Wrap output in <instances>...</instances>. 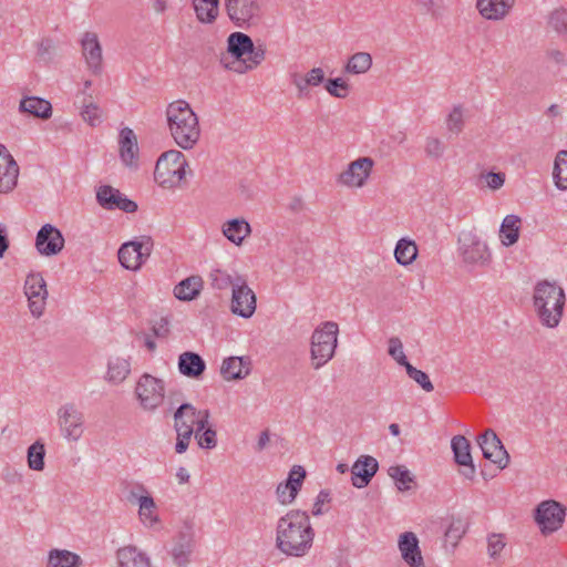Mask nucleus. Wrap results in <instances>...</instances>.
<instances>
[{"label": "nucleus", "mask_w": 567, "mask_h": 567, "mask_svg": "<svg viewBox=\"0 0 567 567\" xmlns=\"http://www.w3.org/2000/svg\"><path fill=\"white\" fill-rule=\"evenodd\" d=\"M313 537L310 518L305 512L290 511L277 523L276 547L287 556H305L312 546Z\"/></svg>", "instance_id": "f257e3e1"}, {"label": "nucleus", "mask_w": 567, "mask_h": 567, "mask_svg": "<svg viewBox=\"0 0 567 567\" xmlns=\"http://www.w3.org/2000/svg\"><path fill=\"white\" fill-rule=\"evenodd\" d=\"M195 535L192 525H186L173 539L169 550L173 563L177 567H186L195 549Z\"/></svg>", "instance_id": "dca6fc26"}, {"label": "nucleus", "mask_w": 567, "mask_h": 567, "mask_svg": "<svg viewBox=\"0 0 567 567\" xmlns=\"http://www.w3.org/2000/svg\"><path fill=\"white\" fill-rule=\"evenodd\" d=\"M195 437L202 449L212 450L217 445V433L212 426L200 433H195Z\"/></svg>", "instance_id": "13d9d810"}, {"label": "nucleus", "mask_w": 567, "mask_h": 567, "mask_svg": "<svg viewBox=\"0 0 567 567\" xmlns=\"http://www.w3.org/2000/svg\"><path fill=\"white\" fill-rule=\"evenodd\" d=\"M506 546L505 535L492 533L487 536V554L489 558L497 559Z\"/></svg>", "instance_id": "603ef678"}, {"label": "nucleus", "mask_w": 567, "mask_h": 567, "mask_svg": "<svg viewBox=\"0 0 567 567\" xmlns=\"http://www.w3.org/2000/svg\"><path fill=\"white\" fill-rule=\"evenodd\" d=\"M19 111L42 120H48L52 116L51 103L38 96H27L22 99L20 101Z\"/></svg>", "instance_id": "2f4dec72"}, {"label": "nucleus", "mask_w": 567, "mask_h": 567, "mask_svg": "<svg viewBox=\"0 0 567 567\" xmlns=\"http://www.w3.org/2000/svg\"><path fill=\"white\" fill-rule=\"evenodd\" d=\"M153 239L150 236H142L140 239L127 241L118 249V260L128 270H137L150 257L153 250Z\"/></svg>", "instance_id": "1a4fd4ad"}, {"label": "nucleus", "mask_w": 567, "mask_h": 567, "mask_svg": "<svg viewBox=\"0 0 567 567\" xmlns=\"http://www.w3.org/2000/svg\"><path fill=\"white\" fill-rule=\"evenodd\" d=\"M197 410L190 403H183L174 413V429L176 433L194 434Z\"/></svg>", "instance_id": "c85d7f7f"}, {"label": "nucleus", "mask_w": 567, "mask_h": 567, "mask_svg": "<svg viewBox=\"0 0 567 567\" xmlns=\"http://www.w3.org/2000/svg\"><path fill=\"white\" fill-rule=\"evenodd\" d=\"M131 372L128 359L116 357L107 364L106 379L115 384L122 383Z\"/></svg>", "instance_id": "58836bf2"}, {"label": "nucleus", "mask_w": 567, "mask_h": 567, "mask_svg": "<svg viewBox=\"0 0 567 567\" xmlns=\"http://www.w3.org/2000/svg\"><path fill=\"white\" fill-rule=\"evenodd\" d=\"M324 89L331 96L338 99H344L350 91L349 84L342 78L327 80Z\"/></svg>", "instance_id": "3c124183"}, {"label": "nucleus", "mask_w": 567, "mask_h": 567, "mask_svg": "<svg viewBox=\"0 0 567 567\" xmlns=\"http://www.w3.org/2000/svg\"><path fill=\"white\" fill-rule=\"evenodd\" d=\"M176 434H177V437H176L175 451L178 454H182L187 450L193 434H184V433H176Z\"/></svg>", "instance_id": "338daca9"}, {"label": "nucleus", "mask_w": 567, "mask_h": 567, "mask_svg": "<svg viewBox=\"0 0 567 567\" xmlns=\"http://www.w3.org/2000/svg\"><path fill=\"white\" fill-rule=\"evenodd\" d=\"M477 443L482 450L483 456L504 470L509 464V454L505 450L502 441L495 431L487 429L477 437Z\"/></svg>", "instance_id": "4468645a"}, {"label": "nucleus", "mask_w": 567, "mask_h": 567, "mask_svg": "<svg viewBox=\"0 0 567 567\" xmlns=\"http://www.w3.org/2000/svg\"><path fill=\"white\" fill-rule=\"evenodd\" d=\"M96 200L101 207L107 210L120 209L125 213H135L137 210V204L135 202L110 185L99 187Z\"/></svg>", "instance_id": "a211bd4d"}, {"label": "nucleus", "mask_w": 567, "mask_h": 567, "mask_svg": "<svg viewBox=\"0 0 567 567\" xmlns=\"http://www.w3.org/2000/svg\"><path fill=\"white\" fill-rule=\"evenodd\" d=\"M237 276L238 275L231 276L225 270L215 269L209 274L210 285L217 290H225L229 287H231L233 290L235 289Z\"/></svg>", "instance_id": "09e8293b"}, {"label": "nucleus", "mask_w": 567, "mask_h": 567, "mask_svg": "<svg viewBox=\"0 0 567 567\" xmlns=\"http://www.w3.org/2000/svg\"><path fill=\"white\" fill-rule=\"evenodd\" d=\"M19 165L6 146L0 145V194L11 193L18 184Z\"/></svg>", "instance_id": "6ab92c4d"}, {"label": "nucleus", "mask_w": 567, "mask_h": 567, "mask_svg": "<svg viewBox=\"0 0 567 567\" xmlns=\"http://www.w3.org/2000/svg\"><path fill=\"white\" fill-rule=\"evenodd\" d=\"M460 256L466 266L487 267L492 261V252L487 244L474 231H464L458 237Z\"/></svg>", "instance_id": "0eeeda50"}, {"label": "nucleus", "mask_w": 567, "mask_h": 567, "mask_svg": "<svg viewBox=\"0 0 567 567\" xmlns=\"http://www.w3.org/2000/svg\"><path fill=\"white\" fill-rule=\"evenodd\" d=\"M82 559L79 555L66 549H52L49 553L47 567H80Z\"/></svg>", "instance_id": "4c0bfd02"}, {"label": "nucleus", "mask_w": 567, "mask_h": 567, "mask_svg": "<svg viewBox=\"0 0 567 567\" xmlns=\"http://www.w3.org/2000/svg\"><path fill=\"white\" fill-rule=\"evenodd\" d=\"M55 54V43L51 38H43L38 45V56L49 62Z\"/></svg>", "instance_id": "bf43d9fd"}, {"label": "nucleus", "mask_w": 567, "mask_h": 567, "mask_svg": "<svg viewBox=\"0 0 567 567\" xmlns=\"http://www.w3.org/2000/svg\"><path fill=\"white\" fill-rule=\"evenodd\" d=\"M399 549L403 560L411 567H425L419 547V539L412 532H405L400 536Z\"/></svg>", "instance_id": "393cba45"}, {"label": "nucleus", "mask_w": 567, "mask_h": 567, "mask_svg": "<svg viewBox=\"0 0 567 567\" xmlns=\"http://www.w3.org/2000/svg\"><path fill=\"white\" fill-rule=\"evenodd\" d=\"M373 166L374 161L371 157H359L338 176V183L351 188H361L370 177Z\"/></svg>", "instance_id": "2eb2a0df"}, {"label": "nucleus", "mask_w": 567, "mask_h": 567, "mask_svg": "<svg viewBox=\"0 0 567 567\" xmlns=\"http://www.w3.org/2000/svg\"><path fill=\"white\" fill-rule=\"evenodd\" d=\"M445 150V144L439 137L429 136L425 138L424 153L427 157L439 159L444 155Z\"/></svg>", "instance_id": "864d4df0"}, {"label": "nucleus", "mask_w": 567, "mask_h": 567, "mask_svg": "<svg viewBox=\"0 0 567 567\" xmlns=\"http://www.w3.org/2000/svg\"><path fill=\"white\" fill-rule=\"evenodd\" d=\"M515 0H477L480 13L488 20H498L504 18Z\"/></svg>", "instance_id": "7c9ffc66"}, {"label": "nucleus", "mask_w": 567, "mask_h": 567, "mask_svg": "<svg viewBox=\"0 0 567 567\" xmlns=\"http://www.w3.org/2000/svg\"><path fill=\"white\" fill-rule=\"evenodd\" d=\"M371 54L368 52H357L349 58L344 66V72L354 75L364 74L371 69Z\"/></svg>", "instance_id": "79ce46f5"}, {"label": "nucleus", "mask_w": 567, "mask_h": 567, "mask_svg": "<svg viewBox=\"0 0 567 567\" xmlns=\"http://www.w3.org/2000/svg\"><path fill=\"white\" fill-rule=\"evenodd\" d=\"M306 478V471L301 465H293L288 478L277 486L276 494L279 503L287 505L293 502Z\"/></svg>", "instance_id": "aec40b11"}, {"label": "nucleus", "mask_w": 567, "mask_h": 567, "mask_svg": "<svg viewBox=\"0 0 567 567\" xmlns=\"http://www.w3.org/2000/svg\"><path fill=\"white\" fill-rule=\"evenodd\" d=\"M378 461L370 455L360 456L351 468L352 484L358 488L365 487L378 472Z\"/></svg>", "instance_id": "5701e85b"}, {"label": "nucleus", "mask_w": 567, "mask_h": 567, "mask_svg": "<svg viewBox=\"0 0 567 567\" xmlns=\"http://www.w3.org/2000/svg\"><path fill=\"white\" fill-rule=\"evenodd\" d=\"M417 256V246L413 240L402 238L396 243L394 257L402 266L411 265Z\"/></svg>", "instance_id": "a19ab883"}, {"label": "nucleus", "mask_w": 567, "mask_h": 567, "mask_svg": "<svg viewBox=\"0 0 567 567\" xmlns=\"http://www.w3.org/2000/svg\"><path fill=\"white\" fill-rule=\"evenodd\" d=\"M44 444L40 441H35L28 447V466L33 471H42L44 468Z\"/></svg>", "instance_id": "a18cd8bd"}, {"label": "nucleus", "mask_w": 567, "mask_h": 567, "mask_svg": "<svg viewBox=\"0 0 567 567\" xmlns=\"http://www.w3.org/2000/svg\"><path fill=\"white\" fill-rule=\"evenodd\" d=\"M565 517V507L555 501L542 502L535 511V520L543 534L558 530Z\"/></svg>", "instance_id": "ddd939ff"}, {"label": "nucleus", "mask_w": 567, "mask_h": 567, "mask_svg": "<svg viewBox=\"0 0 567 567\" xmlns=\"http://www.w3.org/2000/svg\"><path fill=\"white\" fill-rule=\"evenodd\" d=\"M328 502H330L329 492L324 489L320 491L313 505L312 514L315 516L321 515L323 513L322 505Z\"/></svg>", "instance_id": "69168bd1"}, {"label": "nucleus", "mask_w": 567, "mask_h": 567, "mask_svg": "<svg viewBox=\"0 0 567 567\" xmlns=\"http://www.w3.org/2000/svg\"><path fill=\"white\" fill-rule=\"evenodd\" d=\"M291 83L296 86L298 91V96L301 97L307 93L309 84L306 82V76H302L299 73H292L290 75Z\"/></svg>", "instance_id": "0e129e2a"}, {"label": "nucleus", "mask_w": 567, "mask_h": 567, "mask_svg": "<svg viewBox=\"0 0 567 567\" xmlns=\"http://www.w3.org/2000/svg\"><path fill=\"white\" fill-rule=\"evenodd\" d=\"M405 370L408 375L414 380L425 392L433 391V383L424 371L416 369L411 363H406Z\"/></svg>", "instance_id": "5fc2aeb1"}, {"label": "nucleus", "mask_w": 567, "mask_h": 567, "mask_svg": "<svg viewBox=\"0 0 567 567\" xmlns=\"http://www.w3.org/2000/svg\"><path fill=\"white\" fill-rule=\"evenodd\" d=\"M250 364L247 357H229L223 361L220 374L226 381L241 380L250 373Z\"/></svg>", "instance_id": "a878e982"}, {"label": "nucleus", "mask_w": 567, "mask_h": 567, "mask_svg": "<svg viewBox=\"0 0 567 567\" xmlns=\"http://www.w3.org/2000/svg\"><path fill=\"white\" fill-rule=\"evenodd\" d=\"M446 128L451 134L458 135L464 128V109L461 104L454 105L446 117Z\"/></svg>", "instance_id": "8fccbe9b"}, {"label": "nucleus", "mask_w": 567, "mask_h": 567, "mask_svg": "<svg viewBox=\"0 0 567 567\" xmlns=\"http://www.w3.org/2000/svg\"><path fill=\"white\" fill-rule=\"evenodd\" d=\"M135 394L143 410L154 411L164 401V381L148 373H144L136 383Z\"/></svg>", "instance_id": "6e6552de"}, {"label": "nucleus", "mask_w": 567, "mask_h": 567, "mask_svg": "<svg viewBox=\"0 0 567 567\" xmlns=\"http://www.w3.org/2000/svg\"><path fill=\"white\" fill-rule=\"evenodd\" d=\"M505 174L504 173H494L488 172L485 174H481V178L486 182L487 187H489L493 190H497L503 187L505 183Z\"/></svg>", "instance_id": "052dcab7"}, {"label": "nucleus", "mask_w": 567, "mask_h": 567, "mask_svg": "<svg viewBox=\"0 0 567 567\" xmlns=\"http://www.w3.org/2000/svg\"><path fill=\"white\" fill-rule=\"evenodd\" d=\"M257 308V298L248 286L244 276H237L235 289L231 291L230 310L234 315L244 319L254 316Z\"/></svg>", "instance_id": "9d476101"}, {"label": "nucleus", "mask_w": 567, "mask_h": 567, "mask_svg": "<svg viewBox=\"0 0 567 567\" xmlns=\"http://www.w3.org/2000/svg\"><path fill=\"white\" fill-rule=\"evenodd\" d=\"M468 524L462 517H452V520L445 532L446 540L454 547L467 532Z\"/></svg>", "instance_id": "de8ad7c7"}, {"label": "nucleus", "mask_w": 567, "mask_h": 567, "mask_svg": "<svg viewBox=\"0 0 567 567\" xmlns=\"http://www.w3.org/2000/svg\"><path fill=\"white\" fill-rule=\"evenodd\" d=\"M82 52L87 64V68L94 73L99 74L102 70V47L100 44L97 34L94 32H85L82 41Z\"/></svg>", "instance_id": "4be33fe9"}, {"label": "nucleus", "mask_w": 567, "mask_h": 567, "mask_svg": "<svg viewBox=\"0 0 567 567\" xmlns=\"http://www.w3.org/2000/svg\"><path fill=\"white\" fill-rule=\"evenodd\" d=\"M547 27L560 37L567 35V10L556 9L547 18Z\"/></svg>", "instance_id": "49530a36"}, {"label": "nucleus", "mask_w": 567, "mask_h": 567, "mask_svg": "<svg viewBox=\"0 0 567 567\" xmlns=\"http://www.w3.org/2000/svg\"><path fill=\"white\" fill-rule=\"evenodd\" d=\"M339 327L333 321H326L317 328L311 337V365L319 370L334 355L338 344Z\"/></svg>", "instance_id": "39448f33"}, {"label": "nucleus", "mask_w": 567, "mask_h": 567, "mask_svg": "<svg viewBox=\"0 0 567 567\" xmlns=\"http://www.w3.org/2000/svg\"><path fill=\"white\" fill-rule=\"evenodd\" d=\"M166 120L171 135L179 147L190 150L197 144L200 137L198 117L186 101L169 103Z\"/></svg>", "instance_id": "f03ea898"}, {"label": "nucleus", "mask_w": 567, "mask_h": 567, "mask_svg": "<svg viewBox=\"0 0 567 567\" xmlns=\"http://www.w3.org/2000/svg\"><path fill=\"white\" fill-rule=\"evenodd\" d=\"M120 157L123 164L130 168L137 167L138 145L137 137L132 128L124 127L120 131L118 136Z\"/></svg>", "instance_id": "b1692460"}, {"label": "nucleus", "mask_w": 567, "mask_h": 567, "mask_svg": "<svg viewBox=\"0 0 567 567\" xmlns=\"http://www.w3.org/2000/svg\"><path fill=\"white\" fill-rule=\"evenodd\" d=\"M202 289V277L190 276L175 286L174 296L182 301H192L200 295Z\"/></svg>", "instance_id": "72a5a7b5"}, {"label": "nucleus", "mask_w": 567, "mask_h": 567, "mask_svg": "<svg viewBox=\"0 0 567 567\" xmlns=\"http://www.w3.org/2000/svg\"><path fill=\"white\" fill-rule=\"evenodd\" d=\"M545 56L548 61L553 62L556 65L563 66L567 65V54L556 48H549L545 52Z\"/></svg>", "instance_id": "680f3d73"}, {"label": "nucleus", "mask_w": 567, "mask_h": 567, "mask_svg": "<svg viewBox=\"0 0 567 567\" xmlns=\"http://www.w3.org/2000/svg\"><path fill=\"white\" fill-rule=\"evenodd\" d=\"M451 449L454 454V461L464 470L461 472L462 475L467 480H473L476 474L475 465L471 454V443L463 435H455L451 441Z\"/></svg>", "instance_id": "412c9836"}, {"label": "nucleus", "mask_w": 567, "mask_h": 567, "mask_svg": "<svg viewBox=\"0 0 567 567\" xmlns=\"http://www.w3.org/2000/svg\"><path fill=\"white\" fill-rule=\"evenodd\" d=\"M247 55H248L247 59H244V61L235 62L234 64L236 66H228V68L230 70H234L237 73H245L249 70H252V69L257 68L265 60L266 49L261 44L256 47L252 43V50H250L247 53Z\"/></svg>", "instance_id": "ea45409f"}, {"label": "nucleus", "mask_w": 567, "mask_h": 567, "mask_svg": "<svg viewBox=\"0 0 567 567\" xmlns=\"http://www.w3.org/2000/svg\"><path fill=\"white\" fill-rule=\"evenodd\" d=\"M193 8L199 22L210 24L219 13V0H193Z\"/></svg>", "instance_id": "e433bc0d"}, {"label": "nucleus", "mask_w": 567, "mask_h": 567, "mask_svg": "<svg viewBox=\"0 0 567 567\" xmlns=\"http://www.w3.org/2000/svg\"><path fill=\"white\" fill-rule=\"evenodd\" d=\"M206 370L204 359L196 352L185 351L178 357V371L189 379H199Z\"/></svg>", "instance_id": "bb28decb"}, {"label": "nucleus", "mask_w": 567, "mask_h": 567, "mask_svg": "<svg viewBox=\"0 0 567 567\" xmlns=\"http://www.w3.org/2000/svg\"><path fill=\"white\" fill-rule=\"evenodd\" d=\"M553 177L558 189H567V151H559L555 158Z\"/></svg>", "instance_id": "c03bdc74"}, {"label": "nucleus", "mask_w": 567, "mask_h": 567, "mask_svg": "<svg viewBox=\"0 0 567 567\" xmlns=\"http://www.w3.org/2000/svg\"><path fill=\"white\" fill-rule=\"evenodd\" d=\"M64 241L60 229L51 224H45L37 234L35 248L42 256H55L63 249Z\"/></svg>", "instance_id": "f3484780"}, {"label": "nucleus", "mask_w": 567, "mask_h": 567, "mask_svg": "<svg viewBox=\"0 0 567 567\" xmlns=\"http://www.w3.org/2000/svg\"><path fill=\"white\" fill-rule=\"evenodd\" d=\"M413 1L417 6L421 13L432 14L433 17L436 16V12L434 9V0H413Z\"/></svg>", "instance_id": "774afa93"}, {"label": "nucleus", "mask_w": 567, "mask_h": 567, "mask_svg": "<svg viewBox=\"0 0 567 567\" xmlns=\"http://www.w3.org/2000/svg\"><path fill=\"white\" fill-rule=\"evenodd\" d=\"M135 498L138 502V515L143 524L147 527H153L158 523V515L155 513L156 504L151 495L137 496L131 492V501Z\"/></svg>", "instance_id": "f704fd0d"}, {"label": "nucleus", "mask_w": 567, "mask_h": 567, "mask_svg": "<svg viewBox=\"0 0 567 567\" xmlns=\"http://www.w3.org/2000/svg\"><path fill=\"white\" fill-rule=\"evenodd\" d=\"M228 19L241 29L256 27L264 16L262 0H224Z\"/></svg>", "instance_id": "423d86ee"}, {"label": "nucleus", "mask_w": 567, "mask_h": 567, "mask_svg": "<svg viewBox=\"0 0 567 567\" xmlns=\"http://www.w3.org/2000/svg\"><path fill=\"white\" fill-rule=\"evenodd\" d=\"M533 298L539 322L547 328L557 327L565 306L564 289L545 280L535 286Z\"/></svg>", "instance_id": "7ed1b4c3"}, {"label": "nucleus", "mask_w": 567, "mask_h": 567, "mask_svg": "<svg viewBox=\"0 0 567 567\" xmlns=\"http://www.w3.org/2000/svg\"><path fill=\"white\" fill-rule=\"evenodd\" d=\"M250 50H252V40L248 34L237 31L228 35L227 52L237 60L236 62L244 61Z\"/></svg>", "instance_id": "473e14b6"}, {"label": "nucleus", "mask_w": 567, "mask_h": 567, "mask_svg": "<svg viewBox=\"0 0 567 567\" xmlns=\"http://www.w3.org/2000/svg\"><path fill=\"white\" fill-rule=\"evenodd\" d=\"M81 116L91 126H96L101 123L102 111L96 104L90 102L84 105Z\"/></svg>", "instance_id": "4d7b16f0"}, {"label": "nucleus", "mask_w": 567, "mask_h": 567, "mask_svg": "<svg viewBox=\"0 0 567 567\" xmlns=\"http://www.w3.org/2000/svg\"><path fill=\"white\" fill-rule=\"evenodd\" d=\"M116 557L120 567H152L146 554L132 545L120 548Z\"/></svg>", "instance_id": "c756f323"}, {"label": "nucleus", "mask_w": 567, "mask_h": 567, "mask_svg": "<svg viewBox=\"0 0 567 567\" xmlns=\"http://www.w3.org/2000/svg\"><path fill=\"white\" fill-rule=\"evenodd\" d=\"M24 295L28 308L35 319L43 316L49 296L47 282L41 274H30L24 281Z\"/></svg>", "instance_id": "9b49d317"}, {"label": "nucleus", "mask_w": 567, "mask_h": 567, "mask_svg": "<svg viewBox=\"0 0 567 567\" xmlns=\"http://www.w3.org/2000/svg\"><path fill=\"white\" fill-rule=\"evenodd\" d=\"M388 352L400 365L405 368L406 363H410L403 352L402 342L398 337H392L389 339Z\"/></svg>", "instance_id": "6e6d98bb"}, {"label": "nucleus", "mask_w": 567, "mask_h": 567, "mask_svg": "<svg viewBox=\"0 0 567 567\" xmlns=\"http://www.w3.org/2000/svg\"><path fill=\"white\" fill-rule=\"evenodd\" d=\"M58 424L63 436L70 441H78L83 434L84 414L74 403L61 405L56 412Z\"/></svg>", "instance_id": "f8f14e48"}, {"label": "nucleus", "mask_w": 567, "mask_h": 567, "mask_svg": "<svg viewBox=\"0 0 567 567\" xmlns=\"http://www.w3.org/2000/svg\"><path fill=\"white\" fill-rule=\"evenodd\" d=\"M221 230L224 236L236 246H240L251 234L250 224L245 218L227 220L224 223Z\"/></svg>", "instance_id": "cd10ccee"}, {"label": "nucleus", "mask_w": 567, "mask_h": 567, "mask_svg": "<svg viewBox=\"0 0 567 567\" xmlns=\"http://www.w3.org/2000/svg\"><path fill=\"white\" fill-rule=\"evenodd\" d=\"M188 163L185 155L177 150L164 152L157 159L154 178L163 188H176L186 182Z\"/></svg>", "instance_id": "20e7f679"}, {"label": "nucleus", "mask_w": 567, "mask_h": 567, "mask_svg": "<svg viewBox=\"0 0 567 567\" xmlns=\"http://www.w3.org/2000/svg\"><path fill=\"white\" fill-rule=\"evenodd\" d=\"M305 76L309 86H318L324 82V71L321 68L311 69Z\"/></svg>", "instance_id": "e2e57ef3"}, {"label": "nucleus", "mask_w": 567, "mask_h": 567, "mask_svg": "<svg viewBox=\"0 0 567 567\" xmlns=\"http://www.w3.org/2000/svg\"><path fill=\"white\" fill-rule=\"evenodd\" d=\"M389 476L395 482L400 492H406L412 488L415 477L404 465H393L388 470Z\"/></svg>", "instance_id": "37998d69"}, {"label": "nucleus", "mask_w": 567, "mask_h": 567, "mask_svg": "<svg viewBox=\"0 0 567 567\" xmlns=\"http://www.w3.org/2000/svg\"><path fill=\"white\" fill-rule=\"evenodd\" d=\"M520 218L516 215H507L499 228V238L504 246L509 247L519 238Z\"/></svg>", "instance_id": "c9c22d12"}]
</instances>
